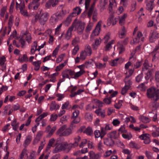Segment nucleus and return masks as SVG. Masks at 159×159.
Returning a JSON list of instances; mask_svg holds the SVG:
<instances>
[{
  "instance_id": "f8f14e48",
  "label": "nucleus",
  "mask_w": 159,
  "mask_h": 159,
  "mask_svg": "<svg viewBox=\"0 0 159 159\" xmlns=\"http://www.w3.org/2000/svg\"><path fill=\"white\" fill-rule=\"evenodd\" d=\"M74 23L72 24L71 26L70 27L68 30L67 31L66 34V38L69 40L70 39L72 35L71 32L73 30L74 28Z\"/></svg>"
},
{
  "instance_id": "a19ab883",
  "label": "nucleus",
  "mask_w": 159,
  "mask_h": 159,
  "mask_svg": "<svg viewBox=\"0 0 159 159\" xmlns=\"http://www.w3.org/2000/svg\"><path fill=\"white\" fill-rule=\"evenodd\" d=\"M85 117L86 120L89 121H91L93 118V115L92 114L87 113L85 115Z\"/></svg>"
},
{
  "instance_id": "c03bdc74",
  "label": "nucleus",
  "mask_w": 159,
  "mask_h": 159,
  "mask_svg": "<svg viewBox=\"0 0 159 159\" xmlns=\"http://www.w3.org/2000/svg\"><path fill=\"white\" fill-rule=\"evenodd\" d=\"M80 42V38L78 37H75L72 41L73 45L76 46V44Z\"/></svg>"
},
{
  "instance_id": "13d9d810",
  "label": "nucleus",
  "mask_w": 159,
  "mask_h": 159,
  "mask_svg": "<svg viewBox=\"0 0 159 159\" xmlns=\"http://www.w3.org/2000/svg\"><path fill=\"white\" fill-rule=\"evenodd\" d=\"M143 73H141L136 78V81L137 82L139 83L141 80L143 78Z\"/></svg>"
},
{
  "instance_id": "09e8293b",
  "label": "nucleus",
  "mask_w": 159,
  "mask_h": 159,
  "mask_svg": "<svg viewBox=\"0 0 159 159\" xmlns=\"http://www.w3.org/2000/svg\"><path fill=\"white\" fill-rule=\"evenodd\" d=\"M145 154L148 159H153L152 156V153L150 152L146 151Z\"/></svg>"
},
{
  "instance_id": "e433bc0d",
  "label": "nucleus",
  "mask_w": 159,
  "mask_h": 159,
  "mask_svg": "<svg viewBox=\"0 0 159 159\" xmlns=\"http://www.w3.org/2000/svg\"><path fill=\"white\" fill-rule=\"evenodd\" d=\"M126 32V30L124 26H123L121 32L120 34H119V37L120 38L122 39L124 36H125V34Z\"/></svg>"
},
{
  "instance_id": "9d476101",
  "label": "nucleus",
  "mask_w": 159,
  "mask_h": 159,
  "mask_svg": "<svg viewBox=\"0 0 159 159\" xmlns=\"http://www.w3.org/2000/svg\"><path fill=\"white\" fill-rule=\"evenodd\" d=\"M43 132L41 131H39L33 141V144L35 145L38 143L40 140L43 135Z\"/></svg>"
},
{
  "instance_id": "3c124183",
  "label": "nucleus",
  "mask_w": 159,
  "mask_h": 159,
  "mask_svg": "<svg viewBox=\"0 0 159 159\" xmlns=\"http://www.w3.org/2000/svg\"><path fill=\"white\" fill-rule=\"evenodd\" d=\"M122 100H119L117 103H116L114 105L115 107L117 109H119L122 105Z\"/></svg>"
},
{
  "instance_id": "9b49d317",
  "label": "nucleus",
  "mask_w": 159,
  "mask_h": 159,
  "mask_svg": "<svg viewBox=\"0 0 159 159\" xmlns=\"http://www.w3.org/2000/svg\"><path fill=\"white\" fill-rule=\"evenodd\" d=\"M102 21H99L97 23L95 30L93 31V34H94L95 36L97 35L99 33V31L101 29Z\"/></svg>"
},
{
  "instance_id": "cd10ccee",
  "label": "nucleus",
  "mask_w": 159,
  "mask_h": 159,
  "mask_svg": "<svg viewBox=\"0 0 159 159\" xmlns=\"http://www.w3.org/2000/svg\"><path fill=\"white\" fill-rule=\"evenodd\" d=\"M67 125H64L61 126L60 128L57 130L56 133L57 134L59 135L60 136V134L61 133L62 131H64L66 129Z\"/></svg>"
},
{
  "instance_id": "774afa93",
  "label": "nucleus",
  "mask_w": 159,
  "mask_h": 159,
  "mask_svg": "<svg viewBox=\"0 0 159 159\" xmlns=\"http://www.w3.org/2000/svg\"><path fill=\"white\" fill-rule=\"evenodd\" d=\"M155 78L156 80L159 82V71L155 72Z\"/></svg>"
},
{
  "instance_id": "2eb2a0df",
  "label": "nucleus",
  "mask_w": 159,
  "mask_h": 159,
  "mask_svg": "<svg viewBox=\"0 0 159 159\" xmlns=\"http://www.w3.org/2000/svg\"><path fill=\"white\" fill-rule=\"evenodd\" d=\"M41 63V61H38L33 62L32 63V64L34 66V70H39L40 65Z\"/></svg>"
},
{
  "instance_id": "f257e3e1",
  "label": "nucleus",
  "mask_w": 159,
  "mask_h": 159,
  "mask_svg": "<svg viewBox=\"0 0 159 159\" xmlns=\"http://www.w3.org/2000/svg\"><path fill=\"white\" fill-rule=\"evenodd\" d=\"M147 94L148 98H153L154 101H157L159 99V89L152 87L148 89Z\"/></svg>"
},
{
  "instance_id": "8fccbe9b",
  "label": "nucleus",
  "mask_w": 159,
  "mask_h": 159,
  "mask_svg": "<svg viewBox=\"0 0 159 159\" xmlns=\"http://www.w3.org/2000/svg\"><path fill=\"white\" fill-rule=\"evenodd\" d=\"M146 8L147 10L151 12L153 8L152 4L151 3H148L146 5Z\"/></svg>"
},
{
  "instance_id": "052dcab7",
  "label": "nucleus",
  "mask_w": 159,
  "mask_h": 159,
  "mask_svg": "<svg viewBox=\"0 0 159 159\" xmlns=\"http://www.w3.org/2000/svg\"><path fill=\"white\" fill-rule=\"evenodd\" d=\"M64 56V55L63 54H61L59 56L56 60V61L57 63H59L61 62Z\"/></svg>"
},
{
  "instance_id": "6ab92c4d",
  "label": "nucleus",
  "mask_w": 159,
  "mask_h": 159,
  "mask_svg": "<svg viewBox=\"0 0 159 159\" xmlns=\"http://www.w3.org/2000/svg\"><path fill=\"white\" fill-rule=\"evenodd\" d=\"M139 119L140 120L145 123H147L150 121V120L148 117L143 116H140Z\"/></svg>"
},
{
  "instance_id": "39448f33",
  "label": "nucleus",
  "mask_w": 159,
  "mask_h": 159,
  "mask_svg": "<svg viewBox=\"0 0 159 159\" xmlns=\"http://www.w3.org/2000/svg\"><path fill=\"white\" fill-rule=\"evenodd\" d=\"M59 0H48L46 3L45 7L48 8H50L51 6L55 7L58 4Z\"/></svg>"
},
{
  "instance_id": "f03ea898",
  "label": "nucleus",
  "mask_w": 159,
  "mask_h": 159,
  "mask_svg": "<svg viewBox=\"0 0 159 159\" xmlns=\"http://www.w3.org/2000/svg\"><path fill=\"white\" fill-rule=\"evenodd\" d=\"M77 18L75 19L72 24L75 23L74 27H75L77 29L78 33L79 34H81L84 30L85 24L81 20H79L77 22Z\"/></svg>"
},
{
  "instance_id": "ea45409f",
  "label": "nucleus",
  "mask_w": 159,
  "mask_h": 159,
  "mask_svg": "<svg viewBox=\"0 0 159 159\" xmlns=\"http://www.w3.org/2000/svg\"><path fill=\"white\" fill-rule=\"evenodd\" d=\"M129 145L130 147L132 148H135L137 149H139L140 148V147L137 144L134 142H130Z\"/></svg>"
},
{
  "instance_id": "aec40b11",
  "label": "nucleus",
  "mask_w": 159,
  "mask_h": 159,
  "mask_svg": "<svg viewBox=\"0 0 159 159\" xmlns=\"http://www.w3.org/2000/svg\"><path fill=\"white\" fill-rule=\"evenodd\" d=\"M59 105L56 104L55 102L53 101L51 104L50 108L51 110H57L59 108Z\"/></svg>"
},
{
  "instance_id": "bf43d9fd",
  "label": "nucleus",
  "mask_w": 159,
  "mask_h": 159,
  "mask_svg": "<svg viewBox=\"0 0 159 159\" xmlns=\"http://www.w3.org/2000/svg\"><path fill=\"white\" fill-rule=\"evenodd\" d=\"M94 134L95 138H98L100 137L101 138V134L100 133V131L98 130H96L94 132Z\"/></svg>"
},
{
  "instance_id": "de8ad7c7",
  "label": "nucleus",
  "mask_w": 159,
  "mask_h": 159,
  "mask_svg": "<svg viewBox=\"0 0 159 159\" xmlns=\"http://www.w3.org/2000/svg\"><path fill=\"white\" fill-rule=\"evenodd\" d=\"M100 133L101 134V139H102L104 136L106 135L107 133L103 127H101V131H100Z\"/></svg>"
},
{
  "instance_id": "37998d69",
  "label": "nucleus",
  "mask_w": 159,
  "mask_h": 159,
  "mask_svg": "<svg viewBox=\"0 0 159 159\" xmlns=\"http://www.w3.org/2000/svg\"><path fill=\"white\" fill-rule=\"evenodd\" d=\"M31 140V137L30 135H28L26 137V138L25 141V144L26 145H28L30 143Z\"/></svg>"
},
{
  "instance_id": "dca6fc26",
  "label": "nucleus",
  "mask_w": 159,
  "mask_h": 159,
  "mask_svg": "<svg viewBox=\"0 0 159 159\" xmlns=\"http://www.w3.org/2000/svg\"><path fill=\"white\" fill-rule=\"evenodd\" d=\"M19 123L17 122L16 120L15 119L11 123V125L13 127V129L15 131L17 130L19 127Z\"/></svg>"
},
{
  "instance_id": "0eeeda50",
  "label": "nucleus",
  "mask_w": 159,
  "mask_h": 159,
  "mask_svg": "<svg viewBox=\"0 0 159 159\" xmlns=\"http://www.w3.org/2000/svg\"><path fill=\"white\" fill-rule=\"evenodd\" d=\"M48 15L47 13H44L42 14L40 16L39 18V22L40 23L43 25H44L45 22L48 19Z\"/></svg>"
},
{
  "instance_id": "c9c22d12",
  "label": "nucleus",
  "mask_w": 159,
  "mask_h": 159,
  "mask_svg": "<svg viewBox=\"0 0 159 159\" xmlns=\"http://www.w3.org/2000/svg\"><path fill=\"white\" fill-rule=\"evenodd\" d=\"M73 119L74 120L71 122L70 125L71 126H73V127L75 126V125H74V124H77L80 121V119L79 117L75 118Z\"/></svg>"
},
{
  "instance_id": "f704fd0d",
  "label": "nucleus",
  "mask_w": 159,
  "mask_h": 159,
  "mask_svg": "<svg viewBox=\"0 0 159 159\" xmlns=\"http://www.w3.org/2000/svg\"><path fill=\"white\" fill-rule=\"evenodd\" d=\"M26 35V34L25 33L22 36H20L19 37V38H20L19 41L20 42L21 44L22 45V48L23 47L25 43V41L23 38H24V37Z\"/></svg>"
},
{
  "instance_id": "c85d7f7f",
  "label": "nucleus",
  "mask_w": 159,
  "mask_h": 159,
  "mask_svg": "<svg viewBox=\"0 0 159 159\" xmlns=\"http://www.w3.org/2000/svg\"><path fill=\"white\" fill-rule=\"evenodd\" d=\"M48 115V113L47 112H44L42 114L40 115L35 120V122H37L41 120L43 118L47 116Z\"/></svg>"
},
{
  "instance_id": "e2e57ef3",
  "label": "nucleus",
  "mask_w": 159,
  "mask_h": 159,
  "mask_svg": "<svg viewBox=\"0 0 159 159\" xmlns=\"http://www.w3.org/2000/svg\"><path fill=\"white\" fill-rule=\"evenodd\" d=\"M6 58L4 56H2L0 57V66H2L4 64L6 61Z\"/></svg>"
},
{
  "instance_id": "69168bd1",
  "label": "nucleus",
  "mask_w": 159,
  "mask_h": 159,
  "mask_svg": "<svg viewBox=\"0 0 159 159\" xmlns=\"http://www.w3.org/2000/svg\"><path fill=\"white\" fill-rule=\"evenodd\" d=\"M15 5V1L14 0H13L10 7V13H11L13 12V10L14 7V6Z\"/></svg>"
},
{
  "instance_id": "c756f323",
  "label": "nucleus",
  "mask_w": 159,
  "mask_h": 159,
  "mask_svg": "<svg viewBox=\"0 0 159 159\" xmlns=\"http://www.w3.org/2000/svg\"><path fill=\"white\" fill-rule=\"evenodd\" d=\"M83 133H86L87 135H91L93 134V131L91 128L90 127H88L84 131Z\"/></svg>"
},
{
  "instance_id": "393cba45",
  "label": "nucleus",
  "mask_w": 159,
  "mask_h": 159,
  "mask_svg": "<svg viewBox=\"0 0 159 159\" xmlns=\"http://www.w3.org/2000/svg\"><path fill=\"white\" fill-rule=\"evenodd\" d=\"M85 73V71L83 69H81L80 71L76 73H75V74L74 75V77H73V78H78L81 76L83 74Z\"/></svg>"
},
{
  "instance_id": "7ed1b4c3",
  "label": "nucleus",
  "mask_w": 159,
  "mask_h": 159,
  "mask_svg": "<svg viewBox=\"0 0 159 159\" xmlns=\"http://www.w3.org/2000/svg\"><path fill=\"white\" fill-rule=\"evenodd\" d=\"M68 143L66 142L63 143L58 144L55 148L53 151L54 153H57L62 150H66Z\"/></svg>"
},
{
  "instance_id": "72a5a7b5",
  "label": "nucleus",
  "mask_w": 159,
  "mask_h": 159,
  "mask_svg": "<svg viewBox=\"0 0 159 159\" xmlns=\"http://www.w3.org/2000/svg\"><path fill=\"white\" fill-rule=\"evenodd\" d=\"M40 0H33L32 2L35 5L34 6V10H36L38 8L40 5V3L39 2Z\"/></svg>"
},
{
  "instance_id": "4be33fe9",
  "label": "nucleus",
  "mask_w": 159,
  "mask_h": 159,
  "mask_svg": "<svg viewBox=\"0 0 159 159\" xmlns=\"http://www.w3.org/2000/svg\"><path fill=\"white\" fill-rule=\"evenodd\" d=\"M127 16L126 14H125L120 18H119V24L121 25H124L125 22V18Z\"/></svg>"
},
{
  "instance_id": "423d86ee",
  "label": "nucleus",
  "mask_w": 159,
  "mask_h": 159,
  "mask_svg": "<svg viewBox=\"0 0 159 159\" xmlns=\"http://www.w3.org/2000/svg\"><path fill=\"white\" fill-rule=\"evenodd\" d=\"M157 39H159L158 44L159 45V32L158 31H155L152 32V35L149 38V40L150 42L152 43Z\"/></svg>"
},
{
  "instance_id": "412c9836",
  "label": "nucleus",
  "mask_w": 159,
  "mask_h": 159,
  "mask_svg": "<svg viewBox=\"0 0 159 159\" xmlns=\"http://www.w3.org/2000/svg\"><path fill=\"white\" fill-rule=\"evenodd\" d=\"M91 159H98L99 158V154H95L93 151H90L89 152Z\"/></svg>"
},
{
  "instance_id": "473e14b6",
  "label": "nucleus",
  "mask_w": 159,
  "mask_h": 159,
  "mask_svg": "<svg viewBox=\"0 0 159 159\" xmlns=\"http://www.w3.org/2000/svg\"><path fill=\"white\" fill-rule=\"evenodd\" d=\"M107 0H100V7L101 8H104L105 6L107 4Z\"/></svg>"
},
{
  "instance_id": "7c9ffc66",
  "label": "nucleus",
  "mask_w": 159,
  "mask_h": 159,
  "mask_svg": "<svg viewBox=\"0 0 159 159\" xmlns=\"http://www.w3.org/2000/svg\"><path fill=\"white\" fill-rule=\"evenodd\" d=\"M88 55V54L85 52V51H82L80 53V58L82 60H84L86 58V56Z\"/></svg>"
},
{
  "instance_id": "4d7b16f0",
  "label": "nucleus",
  "mask_w": 159,
  "mask_h": 159,
  "mask_svg": "<svg viewBox=\"0 0 159 159\" xmlns=\"http://www.w3.org/2000/svg\"><path fill=\"white\" fill-rule=\"evenodd\" d=\"M152 135L154 137L159 136V128L157 129L155 132H153Z\"/></svg>"
},
{
  "instance_id": "49530a36",
  "label": "nucleus",
  "mask_w": 159,
  "mask_h": 159,
  "mask_svg": "<svg viewBox=\"0 0 159 159\" xmlns=\"http://www.w3.org/2000/svg\"><path fill=\"white\" fill-rule=\"evenodd\" d=\"M79 49V46L78 45L75 46V48L73 50L72 54L74 55H75L77 53Z\"/></svg>"
},
{
  "instance_id": "6e6552de",
  "label": "nucleus",
  "mask_w": 159,
  "mask_h": 159,
  "mask_svg": "<svg viewBox=\"0 0 159 159\" xmlns=\"http://www.w3.org/2000/svg\"><path fill=\"white\" fill-rule=\"evenodd\" d=\"M73 129V126L70 125L69 128L66 129L62 133L60 134V136H69L72 133V129Z\"/></svg>"
},
{
  "instance_id": "6e6d98bb",
  "label": "nucleus",
  "mask_w": 159,
  "mask_h": 159,
  "mask_svg": "<svg viewBox=\"0 0 159 159\" xmlns=\"http://www.w3.org/2000/svg\"><path fill=\"white\" fill-rule=\"evenodd\" d=\"M55 140L54 139H52L49 141L48 143L47 147V148L49 149L52 146V144L54 143Z\"/></svg>"
},
{
  "instance_id": "1a4fd4ad",
  "label": "nucleus",
  "mask_w": 159,
  "mask_h": 159,
  "mask_svg": "<svg viewBox=\"0 0 159 159\" xmlns=\"http://www.w3.org/2000/svg\"><path fill=\"white\" fill-rule=\"evenodd\" d=\"M104 143L109 147H112L115 144V141L108 137L104 139Z\"/></svg>"
},
{
  "instance_id": "5fc2aeb1",
  "label": "nucleus",
  "mask_w": 159,
  "mask_h": 159,
  "mask_svg": "<svg viewBox=\"0 0 159 159\" xmlns=\"http://www.w3.org/2000/svg\"><path fill=\"white\" fill-rule=\"evenodd\" d=\"M20 13L23 15L25 16H28V13L27 10L25 9H23L22 10H20Z\"/></svg>"
},
{
  "instance_id": "338daca9",
  "label": "nucleus",
  "mask_w": 159,
  "mask_h": 159,
  "mask_svg": "<svg viewBox=\"0 0 159 159\" xmlns=\"http://www.w3.org/2000/svg\"><path fill=\"white\" fill-rule=\"evenodd\" d=\"M111 98H105L103 99L104 102L107 104H110L111 102Z\"/></svg>"
},
{
  "instance_id": "58836bf2",
  "label": "nucleus",
  "mask_w": 159,
  "mask_h": 159,
  "mask_svg": "<svg viewBox=\"0 0 159 159\" xmlns=\"http://www.w3.org/2000/svg\"><path fill=\"white\" fill-rule=\"evenodd\" d=\"M124 81L125 84V87L129 89L131 87L130 85L132 84V82L129 80H124Z\"/></svg>"
},
{
  "instance_id": "b1692460",
  "label": "nucleus",
  "mask_w": 159,
  "mask_h": 159,
  "mask_svg": "<svg viewBox=\"0 0 159 159\" xmlns=\"http://www.w3.org/2000/svg\"><path fill=\"white\" fill-rule=\"evenodd\" d=\"M101 42V41H99V39H96L95 40L94 43H93L92 44L93 48V50H96L98 46L100 45Z\"/></svg>"
},
{
  "instance_id": "bb28decb",
  "label": "nucleus",
  "mask_w": 159,
  "mask_h": 159,
  "mask_svg": "<svg viewBox=\"0 0 159 159\" xmlns=\"http://www.w3.org/2000/svg\"><path fill=\"white\" fill-rule=\"evenodd\" d=\"M153 72V69H151L148 70L147 73L146 74V75L145 77L146 80H148L152 76Z\"/></svg>"
},
{
  "instance_id": "603ef678",
  "label": "nucleus",
  "mask_w": 159,
  "mask_h": 159,
  "mask_svg": "<svg viewBox=\"0 0 159 159\" xmlns=\"http://www.w3.org/2000/svg\"><path fill=\"white\" fill-rule=\"evenodd\" d=\"M79 114V111L78 110H76L73 112L71 118L74 119L75 118L78 117V116Z\"/></svg>"
},
{
  "instance_id": "5701e85b",
  "label": "nucleus",
  "mask_w": 159,
  "mask_h": 159,
  "mask_svg": "<svg viewBox=\"0 0 159 159\" xmlns=\"http://www.w3.org/2000/svg\"><path fill=\"white\" fill-rule=\"evenodd\" d=\"M24 156H26L27 158H28V154L27 153V150L26 148H24L23 149L21 153L19 156V158L18 159H23Z\"/></svg>"
},
{
  "instance_id": "a18cd8bd",
  "label": "nucleus",
  "mask_w": 159,
  "mask_h": 159,
  "mask_svg": "<svg viewBox=\"0 0 159 159\" xmlns=\"http://www.w3.org/2000/svg\"><path fill=\"white\" fill-rule=\"evenodd\" d=\"M56 130V127H53L52 128V129L50 130L49 132L47 135V137H51L52 134H53V133L55 132V130Z\"/></svg>"
},
{
  "instance_id": "a878e982",
  "label": "nucleus",
  "mask_w": 159,
  "mask_h": 159,
  "mask_svg": "<svg viewBox=\"0 0 159 159\" xmlns=\"http://www.w3.org/2000/svg\"><path fill=\"white\" fill-rule=\"evenodd\" d=\"M75 142L74 143H72L71 144L74 147H77L78 146V142L81 140V137L78 136L77 137L75 138L74 139Z\"/></svg>"
},
{
  "instance_id": "79ce46f5",
  "label": "nucleus",
  "mask_w": 159,
  "mask_h": 159,
  "mask_svg": "<svg viewBox=\"0 0 159 159\" xmlns=\"http://www.w3.org/2000/svg\"><path fill=\"white\" fill-rule=\"evenodd\" d=\"M69 106V102L68 101L66 102L64 104H63L62 106V109H69L70 108L71 106Z\"/></svg>"
},
{
  "instance_id": "680f3d73",
  "label": "nucleus",
  "mask_w": 159,
  "mask_h": 159,
  "mask_svg": "<svg viewBox=\"0 0 159 159\" xmlns=\"http://www.w3.org/2000/svg\"><path fill=\"white\" fill-rule=\"evenodd\" d=\"M87 143V140L86 139H83L81 141L80 144L79 145V147L80 148H82L84 147V145H85Z\"/></svg>"
},
{
  "instance_id": "ddd939ff",
  "label": "nucleus",
  "mask_w": 159,
  "mask_h": 159,
  "mask_svg": "<svg viewBox=\"0 0 159 159\" xmlns=\"http://www.w3.org/2000/svg\"><path fill=\"white\" fill-rule=\"evenodd\" d=\"M81 11V9L79 7H76L73 10V12L71 13L73 16H75L80 14Z\"/></svg>"
},
{
  "instance_id": "f3484780",
  "label": "nucleus",
  "mask_w": 159,
  "mask_h": 159,
  "mask_svg": "<svg viewBox=\"0 0 159 159\" xmlns=\"http://www.w3.org/2000/svg\"><path fill=\"white\" fill-rule=\"evenodd\" d=\"M116 132L113 131L107 134V137L111 139H116L117 138V135L116 134Z\"/></svg>"
},
{
  "instance_id": "a211bd4d",
  "label": "nucleus",
  "mask_w": 159,
  "mask_h": 159,
  "mask_svg": "<svg viewBox=\"0 0 159 159\" xmlns=\"http://www.w3.org/2000/svg\"><path fill=\"white\" fill-rule=\"evenodd\" d=\"M88 54V55L90 56L92 53V51L91 47L89 44L86 45L85 50H84Z\"/></svg>"
},
{
  "instance_id": "4468645a",
  "label": "nucleus",
  "mask_w": 159,
  "mask_h": 159,
  "mask_svg": "<svg viewBox=\"0 0 159 159\" xmlns=\"http://www.w3.org/2000/svg\"><path fill=\"white\" fill-rule=\"evenodd\" d=\"M59 16H61L59 14L56 15L55 16H52L50 19V23L52 24H55L57 21Z\"/></svg>"
},
{
  "instance_id": "4c0bfd02",
  "label": "nucleus",
  "mask_w": 159,
  "mask_h": 159,
  "mask_svg": "<svg viewBox=\"0 0 159 159\" xmlns=\"http://www.w3.org/2000/svg\"><path fill=\"white\" fill-rule=\"evenodd\" d=\"M144 67H143L142 68V71H145V70H146L148 69V67L150 66L148 65V61L145 60V62L143 65Z\"/></svg>"
},
{
  "instance_id": "0e129e2a",
  "label": "nucleus",
  "mask_w": 159,
  "mask_h": 159,
  "mask_svg": "<svg viewBox=\"0 0 159 159\" xmlns=\"http://www.w3.org/2000/svg\"><path fill=\"white\" fill-rule=\"evenodd\" d=\"M74 17V16H73V15L70 14L67 18L66 20V22L68 24H70L71 21L72 17Z\"/></svg>"
},
{
  "instance_id": "864d4df0",
  "label": "nucleus",
  "mask_w": 159,
  "mask_h": 159,
  "mask_svg": "<svg viewBox=\"0 0 159 159\" xmlns=\"http://www.w3.org/2000/svg\"><path fill=\"white\" fill-rule=\"evenodd\" d=\"M65 66V65L64 63H62L58 66H57L56 67L55 69V71H58L61 69Z\"/></svg>"
},
{
  "instance_id": "2f4dec72",
  "label": "nucleus",
  "mask_w": 159,
  "mask_h": 159,
  "mask_svg": "<svg viewBox=\"0 0 159 159\" xmlns=\"http://www.w3.org/2000/svg\"><path fill=\"white\" fill-rule=\"evenodd\" d=\"M18 60L21 62H23L24 61L27 62L28 61V58L26 54H24L23 57L21 58H19Z\"/></svg>"
},
{
  "instance_id": "20e7f679",
  "label": "nucleus",
  "mask_w": 159,
  "mask_h": 159,
  "mask_svg": "<svg viewBox=\"0 0 159 159\" xmlns=\"http://www.w3.org/2000/svg\"><path fill=\"white\" fill-rule=\"evenodd\" d=\"M62 77L64 78H67L70 79V76L71 77L73 78L72 76L75 74V71L71 69H66L62 72Z\"/></svg>"
}]
</instances>
